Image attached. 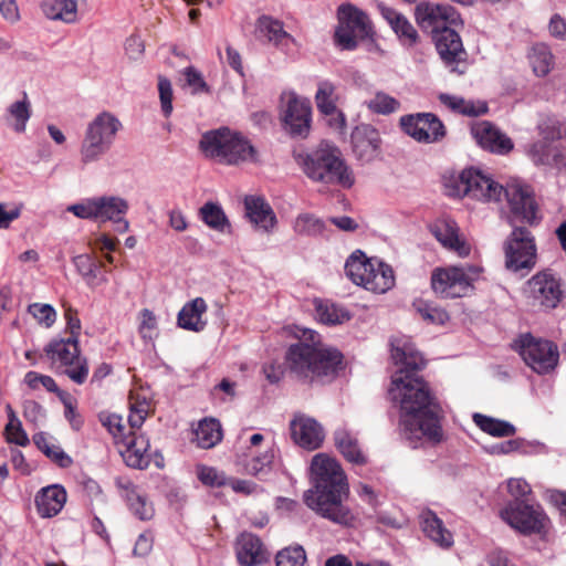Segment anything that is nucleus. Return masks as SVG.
I'll list each match as a JSON object with an SVG mask.
<instances>
[{"mask_svg":"<svg viewBox=\"0 0 566 566\" xmlns=\"http://www.w3.org/2000/svg\"><path fill=\"white\" fill-rule=\"evenodd\" d=\"M390 345L391 358L400 368L392 376L389 395L400 403L402 438L412 449L437 446L443 440V411L429 385L417 376L423 357L407 337L394 338Z\"/></svg>","mask_w":566,"mask_h":566,"instance_id":"f257e3e1","label":"nucleus"},{"mask_svg":"<svg viewBox=\"0 0 566 566\" xmlns=\"http://www.w3.org/2000/svg\"><path fill=\"white\" fill-rule=\"evenodd\" d=\"M349 494V483L340 464L327 454L314 455L311 488L303 495L306 506L332 523L352 526L357 513L347 504Z\"/></svg>","mask_w":566,"mask_h":566,"instance_id":"f03ea898","label":"nucleus"},{"mask_svg":"<svg viewBox=\"0 0 566 566\" xmlns=\"http://www.w3.org/2000/svg\"><path fill=\"white\" fill-rule=\"evenodd\" d=\"M296 343L284 355L286 369L304 384H326L344 369V355L322 342L321 335L311 328L295 326Z\"/></svg>","mask_w":566,"mask_h":566,"instance_id":"7ed1b4c3","label":"nucleus"},{"mask_svg":"<svg viewBox=\"0 0 566 566\" xmlns=\"http://www.w3.org/2000/svg\"><path fill=\"white\" fill-rule=\"evenodd\" d=\"M449 195L455 197H471L481 201H500L502 196L507 199L512 220L538 224L541 216L535 197L528 186L510 184L506 187L495 182L492 178L475 168L462 170L451 185Z\"/></svg>","mask_w":566,"mask_h":566,"instance_id":"20e7f679","label":"nucleus"},{"mask_svg":"<svg viewBox=\"0 0 566 566\" xmlns=\"http://www.w3.org/2000/svg\"><path fill=\"white\" fill-rule=\"evenodd\" d=\"M304 174L315 182L340 186L349 189L355 184L350 167L336 147L321 146L311 153L295 155Z\"/></svg>","mask_w":566,"mask_h":566,"instance_id":"39448f33","label":"nucleus"},{"mask_svg":"<svg viewBox=\"0 0 566 566\" xmlns=\"http://www.w3.org/2000/svg\"><path fill=\"white\" fill-rule=\"evenodd\" d=\"M199 148L206 157L226 165L259 161V153L251 140L242 133L227 126L202 134Z\"/></svg>","mask_w":566,"mask_h":566,"instance_id":"423d86ee","label":"nucleus"},{"mask_svg":"<svg viewBox=\"0 0 566 566\" xmlns=\"http://www.w3.org/2000/svg\"><path fill=\"white\" fill-rule=\"evenodd\" d=\"M375 30L368 14L352 3L337 8L335 44L346 51H354L361 42H375Z\"/></svg>","mask_w":566,"mask_h":566,"instance_id":"0eeeda50","label":"nucleus"},{"mask_svg":"<svg viewBox=\"0 0 566 566\" xmlns=\"http://www.w3.org/2000/svg\"><path fill=\"white\" fill-rule=\"evenodd\" d=\"M482 269L473 264L437 268L431 273V287L441 298H459L470 295Z\"/></svg>","mask_w":566,"mask_h":566,"instance_id":"6e6552de","label":"nucleus"},{"mask_svg":"<svg viewBox=\"0 0 566 566\" xmlns=\"http://www.w3.org/2000/svg\"><path fill=\"white\" fill-rule=\"evenodd\" d=\"M44 353L56 373L67 376L76 385H83L87 380L88 363L81 355L76 339H52L44 347Z\"/></svg>","mask_w":566,"mask_h":566,"instance_id":"1a4fd4ad","label":"nucleus"},{"mask_svg":"<svg viewBox=\"0 0 566 566\" xmlns=\"http://www.w3.org/2000/svg\"><path fill=\"white\" fill-rule=\"evenodd\" d=\"M122 128L119 119L109 112L99 113L87 126L81 145L84 164L93 163L106 154Z\"/></svg>","mask_w":566,"mask_h":566,"instance_id":"9d476101","label":"nucleus"},{"mask_svg":"<svg viewBox=\"0 0 566 566\" xmlns=\"http://www.w3.org/2000/svg\"><path fill=\"white\" fill-rule=\"evenodd\" d=\"M516 349L525 364L539 375L551 373L558 364V348L551 340L524 334L516 342Z\"/></svg>","mask_w":566,"mask_h":566,"instance_id":"9b49d317","label":"nucleus"},{"mask_svg":"<svg viewBox=\"0 0 566 566\" xmlns=\"http://www.w3.org/2000/svg\"><path fill=\"white\" fill-rule=\"evenodd\" d=\"M536 263V244L525 227H514L505 243V265L513 272L530 271Z\"/></svg>","mask_w":566,"mask_h":566,"instance_id":"f8f14e48","label":"nucleus"},{"mask_svg":"<svg viewBox=\"0 0 566 566\" xmlns=\"http://www.w3.org/2000/svg\"><path fill=\"white\" fill-rule=\"evenodd\" d=\"M415 20L423 32L436 35L443 28L463 27L460 13L449 4L421 1L415 8Z\"/></svg>","mask_w":566,"mask_h":566,"instance_id":"ddd939ff","label":"nucleus"},{"mask_svg":"<svg viewBox=\"0 0 566 566\" xmlns=\"http://www.w3.org/2000/svg\"><path fill=\"white\" fill-rule=\"evenodd\" d=\"M501 515L513 528L524 535L539 534L546 522V515L538 504H530L526 500H513Z\"/></svg>","mask_w":566,"mask_h":566,"instance_id":"4468645a","label":"nucleus"},{"mask_svg":"<svg viewBox=\"0 0 566 566\" xmlns=\"http://www.w3.org/2000/svg\"><path fill=\"white\" fill-rule=\"evenodd\" d=\"M528 296L545 311L555 310L565 297V289L559 276L552 270H544L527 281Z\"/></svg>","mask_w":566,"mask_h":566,"instance_id":"2eb2a0df","label":"nucleus"},{"mask_svg":"<svg viewBox=\"0 0 566 566\" xmlns=\"http://www.w3.org/2000/svg\"><path fill=\"white\" fill-rule=\"evenodd\" d=\"M400 127L408 136L423 144L442 140L447 129L440 118L433 113H416L400 117Z\"/></svg>","mask_w":566,"mask_h":566,"instance_id":"dca6fc26","label":"nucleus"},{"mask_svg":"<svg viewBox=\"0 0 566 566\" xmlns=\"http://www.w3.org/2000/svg\"><path fill=\"white\" fill-rule=\"evenodd\" d=\"M453 28H443L432 39L444 65L453 73L464 74L465 70L460 69L459 65L467 61L468 53L464 50L461 36Z\"/></svg>","mask_w":566,"mask_h":566,"instance_id":"f3484780","label":"nucleus"},{"mask_svg":"<svg viewBox=\"0 0 566 566\" xmlns=\"http://www.w3.org/2000/svg\"><path fill=\"white\" fill-rule=\"evenodd\" d=\"M282 122L284 129L292 137H307L312 123V106L310 101L292 94L283 111Z\"/></svg>","mask_w":566,"mask_h":566,"instance_id":"a211bd4d","label":"nucleus"},{"mask_svg":"<svg viewBox=\"0 0 566 566\" xmlns=\"http://www.w3.org/2000/svg\"><path fill=\"white\" fill-rule=\"evenodd\" d=\"M475 142L485 150L496 155H507L514 148L513 140L489 120H481L471 127Z\"/></svg>","mask_w":566,"mask_h":566,"instance_id":"6ab92c4d","label":"nucleus"},{"mask_svg":"<svg viewBox=\"0 0 566 566\" xmlns=\"http://www.w3.org/2000/svg\"><path fill=\"white\" fill-rule=\"evenodd\" d=\"M350 143L354 155L361 163L373 161L380 153V134L370 124L357 125L350 134Z\"/></svg>","mask_w":566,"mask_h":566,"instance_id":"aec40b11","label":"nucleus"},{"mask_svg":"<svg viewBox=\"0 0 566 566\" xmlns=\"http://www.w3.org/2000/svg\"><path fill=\"white\" fill-rule=\"evenodd\" d=\"M255 36L285 53L296 43L295 39L284 30V23L268 14H262L256 19Z\"/></svg>","mask_w":566,"mask_h":566,"instance_id":"412c9836","label":"nucleus"},{"mask_svg":"<svg viewBox=\"0 0 566 566\" xmlns=\"http://www.w3.org/2000/svg\"><path fill=\"white\" fill-rule=\"evenodd\" d=\"M128 202L116 196L97 197V222L114 223V230L118 233H125L129 229V222L125 218L128 211Z\"/></svg>","mask_w":566,"mask_h":566,"instance_id":"4be33fe9","label":"nucleus"},{"mask_svg":"<svg viewBox=\"0 0 566 566\" xmlns=\"http://www.w3.org/2000/svg\"><path fill=\"white\" fill-rule=\"evenodd\" d=\"M290 428L294 442L304 449L315 450L323 443L324 430L313 418L297 417L291 421Z\"/></svg>","mask_w":566,"mask_h":566,"instance_id":"5701e85b","label":"nucleus"},{"mask_svg":"<svg viewBox=\"0 0 566 566\" xmlns=\"http://www.w3.org/2000/svg\"><path fill=\"white\" fill-rule=\"evenodd\" d=\"M245 217L255 229L270 233L274 230L277 219L270 203L261 196L244 198Z\"/></svg>","mask_w":566,"mask_h":566,"instance_id":"b1692460","label":"nucleus"},{"mask_svg":"<svg viewBox=\"0 0 566 566\" xmlns=\"http://www.w3.org/2000/svg\"><path fill=\"white\" fill-rule=\"evenodd\" d=\"M431 233L448 250L464 258L471 248L459 234V227L452 219H439L431 226Z\"/></svg>","mask_w":566,"mask_h":566,"instance_id":"393cba45","label":"nucleus"},{"mask_svg":"<svg viewBox=\"0 0 566 566\" xmlns=\"http://www.w3.org/2000/svg\"><path fill=\"white\" fill-rule=\"evenodd\" d=\"M120 443L125 447L124 450H120V454L128 467L139 470L148 468L150 443L144 433L130 431Z\"/></svg>","mask_w":566,"mask_h":566,"instance_id":"a878e982","label":"nucleus"},{"mask_svg":"<svg viewBox=\"0 0 566 566\" xmlns=\"http://www.w3.org/2000/svg\"><path fill=\"white\" fill-rule=\"evenodd\" d=\"M115 485L120 491V495L127 502L130 512L142 521H149L154 516V507L147 501V497L137 491L136 485L129 478L117 476Z\"/></svg>","mask_w":566,"mask_h":566,"instance_id":"bb28decb","label":"nucleus"},{"mask_svg":"<svg viewBox=\"0 0 566 566\" xmlns=\"http://www.w3.org/2000/svg\"><path fill=\"white\" fill-rule=\"evenodd\" d=\"M237 558L242 566H258L266 560L260 538L251 533H242L235 543Z\"/></svg>","mask_w":566,"mask_h":566,"instance_id":"cd10ccee","label":"nucleus"},{"mask_svg":"<svg viewBox=\"0 0 566 566\" xmlns=\"http://www.w3.org/2000/svg\"><path fill=\"white\" fill-rule=\"evenodd\" d=\"M66 502L63 486L53 484L41 489L35 495V506L41 517H53L61 512Z\"/></svg>","mask_w":566,"mask_h":566,"instance_id":"c85d7f7f","label":"nucleus"},{"mask_svg":"<svg viewBox=\"0 0 566 566\" xmlns=\"http://www.w3.org/2000/svg\"><path fill=\"white\" fill-rule=\"evenodd\" d=\"M207 311L206 301L202 297L186 303L178 313V326L192 332H201L206 327V322L202 321V315Z\"/></svg>","mask_w":566,"mask_h":566,"instance_id":"c756f323","label":"nucleus"},{"mask_svg":"<svg viewBox=\"0 0 566 566\" xmlns=\"http://www.w3.org/2000/svg\"><path fill=\"white\" fill-rule=\"evenodd\" d=\"M395 285V274L390 265L375 259L373 272L361 285L374 293L382 294Z\"/></svg>","mask_w":566,"mask_h":566,"instance_id":"7c9ffc66","label":"nucleus"},{"mask_svg":"<svg viewBox=\"0 0 566 566\" xmlns=\"http://www.w3.org/2000/svg\"><path fill=\"white\" fill-rule=\"evenodd\" d=\"M421 527L423 533L441 547H450L453 544V536L443 526V522L432 511L421 514Z\"/></svg>","mask_w":566,"mask_h":566,"instance_id":"2f4dec72","label":"nucleus"},{"mask_svg":"<svg viewBox=\"0 0 566 566\" xmlns=\"http://www.w3.org/2000/svg\"><path fill=\"white\" fill-rule=\"evenodd\" d=\"M336 448L352 463L364 464L366 457L361 452L357 438L346 429H337L334 433Z\"/></svg>","mask_w":566,"mask_h":566,"instance_id":"473e14b6","label":"nucleus"},{"mask_svg":"<svg viewBox=\"0 0 566 566\" xmlns=\"http://www.w3.org/2000/svg\"><path fill=\"white\" fill-rule=\"evenodd\" d=\"M374 262L375 259H367L360 250H357L346 260L345 273L353 283L361 286L373 272Z\"/></svg>","mask_w":566,"mask_h":566,"instance_id":"72a5a7b5","label":"nucleus"},{"mask_svg":"<svg viewBox=\"0 0 566 566\" xmlns=\"http://www.w3.org/2000/svg\"><path fill=\"white\" fill-rule=\"evenodd\" d=\"M438 98L441 104L460 115L473 117L483 115L488 112V106L483 102L475 104L473 101L448 93H441Z\"/></svg>","mask_w":566,"mask_h":566,"instance_id":"f704fd0d","label":"nucleus"},{"mask_svg":"<svg viewBox=\"0 0 566 566\" xmlns=\"http://www.w3.org/2000/svg\"><path fill=\"white\" fill-rule=\"evenodd\" d=\"M222 440V428L219 420L206 418L195 429V442L201 449H211Z\"/></svg>","mask_w":566,"mask_h":566,"instance_id":"c9c22d12","label":"nucleus"},{"mask_svg":"<svg viewBox=\"0 0 566 566\" xmlns=\"http://www.w3.org/2000/svg\"><path fill=\"white\" fill-rule=\"evenodd\" d=\"M42 11L48 19L74 23L77 20V4L74 0H46Z\"/></svg>","mask_w":566,"mask_h":566,"instance_id":"e433bc0d","label":"nucleus"},{"mask_svg":"<svg viewBox=\"0 0 566 566\" xmlns=\"http://www.w3.org/2000/svg\"><path fill=\"white\" fill-rule=\"evenodd\" d=\"M314 304L316 317L323 324L336 325L349 321L350 318L348 311L329 301L315 300Z\"/></svg>","mask_w":566,"mask_h":566,"instance_id":"4c0bfd02","label":"nucleus"},{"mask_svg":"<svg viewBox=\"0 0 566 566\" xmlns=\"http://www.w3.org/2000/svg\"><path fill=\"white\" fill-rule=\"evenodd\" d=\"M31 115V103L27 93L23 92V98L21 101L13 102L8 107V120L10 122V125L15 133L22 134L27 129V123L29 122Z\"/></svg>","mask_w":566,"mask_h":566,"instance_id":"58836bf2","label":"nucleus"},{"mask_svg":"<svg viewBox=\"0 0 566 566\" xmlns=\"http://www.w3.org/2000/svg\"><path fill=\"white\" fill-rule=\"evenodd\" d=\"M528 61L534 74L538 77L546 76L554 64V57L549 48L543 43H537L531 49Z\"/></svg>","mask_w":566,"mask_h":566,"instance_id":"ea45409f","label":"nucleus"},{"mask_svg":"<svg viewBox=\"0 0 566 566\" xmlns=\"http://www.w3.org/2000/svg\"><path fill=\"white\" fill-rule=\"evenodd\" d=\"M473 421L482 431L493 437H510L515 433V427L512 423L482 413H474Z\"/></svg>","mask_w":566,"mask_h":566,"instance_id":"a19ab883","label":"nucleus"},{"mask_svg":"<svg viewBox=\"0 0 566 566\" xmlns=\"http://www.w3.org/2000/svg\"><path fill=\"white\" fill-rule=\"evenodd\" d=\"M527 156L536 166H549L556 161L559 150L553 144L539 139L528 146Z\"/></svg>","mask_w":566,"mask_h":566,"instance_id":"79ce46f5","label":"nucleus"},{"mask_svg":"<svg viewBox=\"0 0 566 566\" xmlns=\"http://www.w3.org/2000/svg\"><path fill=\"white\" fill-rule=\"evenodd\" d=\"M412 307L423 321L430 324L444 325L450 318L444 308L423 298H416L412 302Z\"/></svg>","mask_w":566,"mask_h":566,"instance_id":"37998d69","label":"nucleus"},{"mask_svg":"<svg viewBox=\"0 0 566 566\" xmlns=\"http://www.w3.org/2000/svg\"><path fill=\"white\" fill-rule=\"evenodd\" d=\"M293 230L300 235L317 237L323 235L326 230V223L323 219L313 213H300L294 222Z\"/></svg>","mask_w":566,"mask_h":566,"instance_id":"c03bdc74","label":"nucleus"},{"mask_svg":"<svg viewBox=\"0 0 566 566\" xmlns=\"http://www.w3.org/2000/svg\"><path fill=\"white\" fill-rule=\"evenodd\" d=\"M202 221L211 229L226 232L230 229L229 220L220 205L207 202L200 208Z\"/></svg>","mask_w":566,"mask_h":566,"instance_id":"a18cd8bd","label":"nucleus"},{"mask_svg":"<svg viewBox=\"0 0 566 566\" xmlns=\"http://www.w3.org/2000/svg\"><path fill=\"white\" fill-rule=\"evenodd\" d=\"M336 101L337 96L335 84L328 80L321 81L315 94L317 109L324 115L335 113Z\"/></svg>","mask_w":566,"mask_h":566,"instance_id":"49530a36","label":"nucleus"},{"mask_svg":"<svg viewBox=\"0 0 566 566\" xmlns=\"http://www.w3.org/2000/svg\"><path fill=\"white\" fill-rule=\"evenodd\" d=\"M6 412L8 416V423L4 427L7 440L10 443H14L20 447L28 446L30 443L29 437L22 428V423L10 403H7Z\"/></svg>","mask_w":566,"mask_h":566,"instance_id":"de8ad7c7","label":"nucleus"},{"mask_svg":"<svg viewBox=\"0 0 566 566\" xmlns=\"http://www.w3.org/2000/svg\"><path fill=\"white\" fill-rule=\"evenodd\" d=\"M364 105L374 114L389 115L399 109L400 103L395 97L377 92L370 99L365 101Z\"/></svg>","mask_w":566,"mask_h":566,"instance_id":"09e8293b","label":"nucleus"},{"mask_svg":"<svg viewBox=\"0 0 566 566\" xmlns=\"http://www.w3.org/2000/svg\"><path fill=\"white\" fill-rule=\"evenodd\" d=\"M275 452L273 448L265 450L259 455H253L251 459L244 461V470L248 474L259 476L266 474L271 471Z\"/></svg>","mask_w":566,"mask_h":566,"instance_id":"8fccbe9b","label":"nucleus"},{"mask_svg":"<svg viewBox=\"0 0 566 566\" xmlns=\"http://www.w3.org/2000/svg\"><path fill=\"white\" fill-rule=\"evenodd\" d=\"M307 557L301 545L289 546L277 552L276 566H306Z\"/></svg>","mask_w":566,"mask_h":566,"instance_id":"3c124183","label":"nucleus"},{"mask_svg":"<svg viewBox=\"0 0 566 566\" xmlns=\"http://www.w3.org/2000/svg\"><path fill=\"white\" fill-rule=\"evenodd\" d=\"M541 139L553 144L566 137V126L554 117H548L538 124Z\"/></svg>","mask_w":566,"mask_h":566,"instance_id":"603ef678","label":"nucleus"},{"mask_svg":"<svg viewBox=\"0 0 566 566\" xmlns=\"http://www.w3.org/2000/svg\"><path fill=\"white\" fill-rule=\"evenodd\" d=\"M98 419L103 427L113 436L116 443H120L128 434L125 433V426L122 416L117 413L101 412Z\"/></svg>","mask_w":566,"mask_h":566,"instance_id":"864d4df0","label":"nucleus"},{"mask_svg":"<svg viewBox=\"0 0 566 566\" xmlns=\"http://www.w3.org/2000/svg\"><path fill=\"white\" fill-rule=\"evenodd\" d=\"M391 29L403 45L412 46L418 42V32L405 15Z\"/></svg>","mask_w":566,"mask_h":566,"instance_id":"5fc2aeb1","label":"nucleus"},{"mask_svg":"<svg viewBox=\"0 0 566 566\" xmlns=\"http://www.w3.org/2000/svg\"><path fill=\"white\" fill-rule=\"evenodd\" d=\"M66 210L80 219L97 221V197L87 198L81 202L71 205Z\"/></svg>","mask_w":566,"mask_h":566,"instance_id":"6e6d98bb","label":"nucleus"},{"mask_svg":"<svg viewBox=\"0 0 566 566\" xmlns=\"http://www.w3.org/2000/svg\"><path fill=\"white\" fill-rule=\"evenodd\" d=\"M73 262L77 272L86 280L87 284H93L97 279L98 265L87 254L75 256Z\"/></svg>","mask_w":566,"mask_h":566,"instance_id":"4d7b16f0","label":"nucleus"},{"mask_svg":"<svg viewBox=\"0 0 566 566\" xmlns=\"http://www.w3.org/2000/svg\"><path fill=\"white\" fill-rule=\"evenodd\" d=\"M29 313L38 323L51 327L56 321V312L50 304L33 303L29 305Z\"/></svg>","mask_w":566,"mask_h":566,"instance_id":"13d9d810","label":"nucleus"},{"mask_svg":"<svg viewBox=\"0 0 566 566\" xmlns=\"http://www.w3.org/2000/svg\"><path fill=\"white\" fill-rule=\"evenodd\" d=\"M158 91L161 112L165 117H169L172 113V86L171 82L165 77H158Z\"/></svg>","mask_w":566,"mask_h":566,"instance_id":"bf43d9fd","label":"nucleus"},{"mask_svg":"<svg viewBox=\"0 0 566 566\" xmlns=\"http://www.w3.org/2000/svg\"><path fill=\"white\" fill-rule=\"evenodd\" d=\"M22 408L24 419L34 426H39L46 418L45 409L35 400H24L22 403Z\"/></svg>","mask_w":566,"mask_h":566,"instance_id":"052dcab7","label":"nucleus"},{"mask_svg":"<svg viewBox=\"0 0 566 566\" xmlns=\"http://www.w3.org/2000/svg\"><path fill=\"white\" fill-rule=\"evenodd\" d=\"M184 75L187 85L191 88L192 94L209 92V86L207 82L205 81L201 72H199L196 67L187 66L184 70Z\"/></svg>","mask_w":566,"mask_h":566,"instance_id":"680f3d73","label":"nucleus"},{"mask_svg":"<svg viewBox=\"0 0 566 566\" xmlns=\"http://www.w3.org/2000/svg\"><path fill=\"white\" fill-rule=\"evenodd\" d=\"M198 479L207 486H222L224 485V476L211 467L201 465L198 468Z\"/></svg>","mask_w":566,"mask_h":566,"instance_id":"e2e57ef3","label":"nucleus"},{"mask_svg":"<svg viewBox=\"0 0 566 566\" xmlns=\"http://www.w3.org/2000/svg\"><path fill=\"white\" fill-rule=\"evenodd\" d=\"M142 317L139 333L144 339H151L157 327L156 317L154 313L147 308L142 311Z\"/></svg>","mask_w":566,"mask_h":566,"instance_id":"0e129e2a","label":"nucleus"},{"mask_svg":"<svg viewBox=\"0 0 566 566\" xmlns=\"http://www.w3.org/2000/svg\"><path fill=\"white\" fill-rule=\"evenodd\" d=\"M45 455L62 469L70 468L73 463L72 458L56 444H53Z\"/></svg>","mask_w":566,"mask_h":566,"instance_id":"69168bd1","label":"nucleus"},{"mask_svg":"<svg viewBox=\"0 0 566 566\" xmlns=\"http://www.w3.org/2000/svg\"><path fill=\"white\" fill-rule=\"evenodd\" d=\"M507 490L514 500H524L523 497L531 493L530 484L523 479H510Z\"/></svg>","mask_w":566,"mask_h":566,"instance_id":"338daca9","label":"nucleus"},{"mask_svg":"<svg viewBox=\"0 0 566 566\" xmlns=\"http://www.w3.org/2000/svg\"><path fill=\"white\" fill-rule=\"evenodd\" d=\"M548 30L552 36L566 40V20L560 14L555 13L552 15Z\"/></svg>","mask_w":566,"mask_h":566,"instance_id":"774afa93","label":"nucleus"}]
</instances>
